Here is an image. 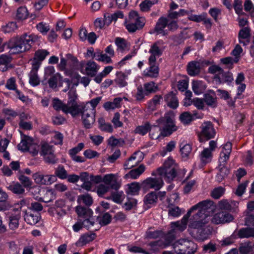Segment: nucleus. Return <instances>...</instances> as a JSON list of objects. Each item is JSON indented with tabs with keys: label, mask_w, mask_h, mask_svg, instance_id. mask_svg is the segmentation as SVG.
Masks as SVG:
<instances>
[{
	"label": "nucleus",
	"mask_w": 254,
	"mask_h": 254,
	"mask_svg": "<svg viewBox=\"0 0 254 254\" xmlns=\"http://www.w3.org/2000/svg\"><path fill=\"white\" fill-rule=\"evenodd\" d=\"M240 238L254 237V229L252 228H245L240 229L238 233Z\"/></svg>",
	"instance_id": "obj_46"
},
{
	"label": "nucleus",
	"mask_w": 254,
	"mask_h": 254,
	"mask_svg": "<svg viewBox=\"0 0 254 254\" xmlns=\"http://www.w3.org/2000/svg\"><path fill=\"white\" fill-rule=\"evenodd\" d=\"M29 15L28 10L25 6H20L17 9L16 17L19 20H24L26 19Z\"/></svg>",
	"instance_id": "obj_47"
},
{
	"label": "nucleus",
	"mask_w": 254,
	"mask_h": 254,
	"mask_svg": "<svg viewBox=\"0 0 254 254\" xmlns=\"http://www.w3.org/2000/svg\"><path fill=\"white\" fill-rule=\"evenodd\" d=\"M26 204V201L24 200H21L19 202L15 204V207L12 210L15 212H18V214L14 215H11L9 217V226L10 229L14 230L16 229L19 225V220L20 215L19 213L21 207Z\"/></svg>",
	"instance_id": "obj_13"
},
{
	"label": "nucleus",
	"mask_w": 254,
	"mask_h": 254,
	"mask_svg": "<svg viewBox=\"0 0 254 254\" xmlns=\"http://www.w3.org/2000/svg\"><path fill=\"white\" fill-rule=\"evenodd\" d=\"M56 198V194L52 190H46L44 196L43 198V201L49 202L53 200Z\"/></svg>",
	"instance_id": "obj_58"
},
{
	"label": "nucleus",
	"mask_w": 254,
	"mask_h": 254,
	"mask_svg": "<svg viewBox=\"0 0 254 254\" xmlns=\"http://www.w3.org/2000/svg\"><path fill=\"white\" fill-rule=\"evenodd\" d=\"M95 233H86L80 236L78 240L76 242L77 247H81L85 245L95 239Z\"/></svg>",
	"instance_id": "obj_23"
},
{
	"label": "nucleus",
	"mask_w": 254,
	"mask_h": 254,
	"mask_svg": "<svg viewBox=\"0 0 254 254\" xmlns=\"http://www.w3.org/2000/svg\"><path fill=\"white\" fill-rule=\"evenodd\" d=\"M127 249L128 251L132 253L150 254V253L144 250L141 248L135 246H128Z\"/></svg>",
	"instance_id": "obj_63"
},
{
	"label": "nucleus",
	"mask_w": 254,
	"mask_h": 254,
	"mask_svg": "<svg viewBox=\"0 0 254 254\" xmlns=\"http://www.w3.org/2000/svg\"><path fill=\"white\" fill-rule=\"evenodd\" d=\"M82 225L84 227L89 229L95 224V219L93 215L82 219Z\"/></svg>",
	"instance_id": "obj_56"
},
{
	"label": "nucleus",
	"mask_w": 254,
	"mask_h": 254,
	"mask_svg": "<svg viewBox=\"0 0 254 254\" xmlns=\"http://www.w3.org/2000/svg\"><path fill=\"white\" fill-rule=\"evenodd\" d=\"M188 72L190 76H195L200 72V64L197 62H191L188 65Z\"/></svg>",
	"instance_id": "obj_33"
},
{
	"label": "nucleus",
	"mask_w": 254,
	"mask_h": 254,
	"mask_svg": "<svg viewBox=\"0 0 254 254\" xmlns=\"http://www.w3.org/2000/svg\"><path fill=\"white\" fill-rule=\"evenodd\" d=\"M8 47L9 53L11 54H18L26 51L20 39L10 40L8 43Z\"/></svg>",
	"instance_id": "obj_17"
},
{
	"label": "nucleus",
	"mask_w": 254,
	"mask_h": 254,
	"mask_svg": "<svg viewBox=\"0 0 254 254\" xmlns=\"http://www.w3.org/2000/svg\"><path fill=\"white\" fill-rule=\"evenodd\" d=\"M212 204V202L211 201L204 200L199 202L191 207L187 214L183 216L181 221L171 222L170 224L171 228L175 229L177 234L178 231L180 232L184 231L187 228L188 219L191 212L195 210L198 209V212L193 216L189 227L197 229H203L205 224L208 222L207 218L208 214L205 213L206 210L209 208Z\"/></svg>",
	"instance_id": "obj_1"
},
{
	"label": "nucleus",
	"mask_w": 254,
	"mask_h": 254,
	"mask_svg": "<svg viewBox=\"0 0 254 254\" xmlns=\"http://www.w3.org/2000/svg\"><path fill=\"white\" fill-rule=\"evenodd\" d=\"M192 89L196 95L202 93L206 89L205 83L199 80H193L192 81Z\"/></svg>",
	"instance_id": "obj_29"
},
{
	"label": "nucleus",
	"mask_w": 254,
	"mask_h": 254,
	"mask_svg": "<svg viewBox=\"0 0 254 254\" xmlns=\"http://www.w3.org/2000/svg\"><path fill=\"white\" fill-rule=\"evenodd\" d=\"M209 72L214 74V79L215 81L217 79L218 76L222 73L223 69L217 65H212L208 68Z\"/></svg>",
	"instance_id": "obj_60"
},
{
	"label": "nucleus",
	"mask_w": 254,
	"mask_h": 254,
	"mask_svg": "<svg viewBox=\"0 0 254 254\" xmlns=\"http://www.w3.org/2000/svg\"><path fill=\"white\" fill-rule=\"evenodd\" d=\"M174 114L172 112L166 113L164 117L157 120V125L150 126L149 135L153 139H157L162 135L167 136L177 129L174 123Z\"/></svg>",
	"instance_id": "obj_2"
},
{
	"label": "nucleus",
	"mask_w": 254,
	"mask_h": 254,
	"mask_svg": "<svg viewBox=\"0 0 254 254\" xmlns=\"http://www.w3.org/2000/svg\"><path fill=\"white\" fill-rule=\"evenodd\" d=\"M194 118L200 119L202 118V115L197 116L195 114L191 115L190 113L186 112L183 113L180 116L181 121L184 124H189L193 120Z\"/></svg>",
	"instance_id": "obj_34"
},
{
	"label": "nucleus",
	"mask_w": 254,
	"mask_h": 254,
	"mask_svg": "<svg viewBox=\"0 0 254 254\" xmlns=\"http://www.w3.org/2000/svg\"><path fill=\"white\" fill-rule=\"evenodd\" d=\"M233 219V216L229 213L221 211L215 213L211 221L215 224H220L230 222Z\"/></svg>",
	"instance_id": "obj_16"
},
{
	"label": "nucleus",
	"mask_w": 254,
	"mask_h": 254,
	"mask_svg": "<svg viewBox=\"0 0 254 254\" xmlns=\"http://www.w3.org/2000/svg\"><path fill=\"white\" fill-rule=\"evenodd\" d=\"M39 37L34 34L27 35L25 34L19 39L21 43L24 46L26 51L29 50L32 46V45L39 40Z\"/></svg>",
	"instance_id": "obj_18"
},
{
	"label": "nucleus",
	"mask_w": 254,
	"mask_h": 254,
	"mask_svg": "<svg viewBox=\"0 0 254 254\" xmlns=\"http://www.w3.org/2000/svg\"><path fill=\"white\" fill-rule=\"evenodd\" d=\"M200 158L202 163L206 164L210 162L212 158V152L208 148H205L201 152Z\"/></svg>",
	"instance_id": "obj_39"
},
{
	"label": "nucleus",
	"mask_w": 254,
	"mask_h": 254,
	"mask_svg": "<svg viewBox=\"0 0 254 254\" xmlns=\"http://www.w3.org/2000/svg\"><path fill=\"white\" fill-rule=\"evenodd\" d=\"M40 154L43 156L46 162L51 164L57 163V160L54 154L53 146L48 143L46 142L41 143Z\"/></svg>",
	"instance_id": "obj_9"
},
{
	"label": "nucleus",
	"mask_w": 254,
	"mask_h": 254,
	"mask_svg": "<svg viewBox=\"0 0 254 254\" xmlns=\"http://www.w3.org/2000/svg\"><path fill=\"white\" fill-rule=\"evenodd\" d=\"M170 200H169L170 201ZM168 208V215L173 218L178 217L181 214V210L178 206H175L169 202Z\"/></svg>",
	"instance_id": "obj_40"
},
{
	"label": "nucleus",
	"mask_w": 254,
	"mask_h": 254,
	"mask_svg": "<svg viewBox=\"0 0 254 254\" xmlns=\"http://www.w3.org/2000/svg\"><path fill=\"white\" fill-rule=\"evenodd\" d=\"M110 189L109 186H108L105 184H100L97 188V192L99 196L102 197L109 191Z\"/></svg>",
	"instance_id": "obj_61"
},
{
	"label": "nucleus",
	"mask_w": 254,
	"mask_h": 254,
	"mask_svg": "<svg viewBox=\"0 0 254 254\" xmlns=\"http://www.w3.org/2000/svg\"><path fill=\"white\" fill-rule=\"evenodd\" d=\"M178 166L175 161L171 157H168L164 162L162 167L158 168L155 172L152 173V175H157L163 177L167 182L172 181L176 177Z\"/></svg>",
	"instance_id": "obj_5"
},
{
	"label": "nucleus",
	"mask_w": 254,
	"mask_h": 254,
	"mask_svg": "<svg viewBox=\"0 0 254 254\" xmlns=\"http://www.w3.org/2000/svg\"><path fill=\"white\" fill-rule=\"evenodd\" d=\"M55 175L56 177L61 179H65L67 177V171L63 166L59 165L55 170Z\"/></svg>",
	"instance_id": "obj_51"
},
{
	"label": "nucleus",
	"mask_w": 254,
	"mask_h": 254,
	"mask_svg": "<svg viewBox=\"0 0 254 254\" xmlns=\"http://www.w3.org/2000/svg\"><path fill=\"white\" fill-rule=\"evenodd\" d=\"M164 50L162 41H158L152 44L148 51L150 56L148 61H149V63L156 62L157 59L163 54Z\"/></svg>",
	"instance_id": "obj_10"
},
{
	"label": "nucleus",
	"mask_w": 254,
	"mask_h": 254,
	"mask_svg": "<svg viewBox=\"0 0 254 254\" xmlns=\"http://www.w3.org/2000/svg\"><path fill=\"white\" fill-rule=\"evenodd\" d=\"M39 215L37 213L25 212L24 219L28 224L33 225L36 224L39 221Z\"/></svg>",
	"instance_id": "obj_38"
},
{
	"label": "nucleus",
	"mask_w": 254,
	"mask_h": 254,
	"mask_svg": "<svg viewBox=\"0 0 254 254\" xmlns=\"http://www.w3.org/2000/svg\"><path fill=\"white\" fill-rule=\"evenodd\" d=\"M11 62V58L6 55L0 56V70L4 71L7 69V65Z\"/></svg>",
	"instance_id": "obj_43"
},
{
	"label": "nucleus",
	"mask_w": 254,
	"mask_h": 254,
	"mask_svg": "<svg viewBox=\"0 0 254 254\" xmlns=\"http://www.w3.org/2000/svg\"><path fill=\"white\" fill-rule=\"evenodd\" d=\"M77 201L79 204L83 203L86 205L90 206L93 203V199L90 194H84L78 195Z\"/></svg>",
	"instance_id": "obj_41"
},
{
	"label": "nucleus",
	"mask_w": 254,
	"mask_h": 254,
	"mask_svg": "<svg viewBox=\"0 0 254 254\" xmlns=\"http://www.w3.org/2000/svg\"><path fill=\"white\" fill-rule=\"evenodd\" d=\"M115 43L117 46V50L123 52L127 48V43L125 40L121 38H117Z\"/></svg>",
	"instance_id": "obj_55"
},
{
	"label": "nucleus",
	"mask_w": 254,
	"mask_h": 254,
	"mask_svg": "<svg viewBox=\"0 0 254 254\" xmlns=\"http://www.w3.org/2000/svg\"><path fill=\"white\" fill-rule=\"evenodd\" d=\"M44 175L40 172H37L33 174L32 177L35 182L38 185H43Z\"/></svg>",
	"instance_id": "obj_64"
},
{
	"label": "nucleus",
	"mask_w": 254,
	"mask_h": 254,
	"mask_svg": "<svg viewBox=\"0 0 254 254\" xmlns=\"http://www.w3.org/2000/svg\"><path fill=\"white\" fill-rule=\"evenodd\" d=\"M93 58H95L96 60L105 63V64H111L113 63L112 59H111L105 52L104 53L101 51H98L95 52L93 55Z\"/></svg>",
	"instance_id": "obj_31"
},
{
	"label": "nucleus",
	"mask_w": 254,
	"mask_h": 254,
	"mask_svg": "<svg viewBox=\"0 0 254 254\" xmlns=\"http://www.w3.org/2000/svg\"><path fill=\"white\" fill-rule=\"evenodd\" d=\"M116 75L117 77L115 79L116 85L120 87H123L127 85V83L126 81L127 75L125 73L122 72H118Z\"/></svg>",
	"instance_id": "obj_37"
},
{
	"label": "nucleus",
	"mask_w": 254,
	"mask_h": 254,
	"mask_svg": "<svg viewBox=\"0 0 254 254\" xmlns=\"http://www.w3.org/2000/svg\"><path fill=\"white\" fill-rule=\"evenodd\" d=\"M172 247L177 254H192L197 249V245L186 238L179 239L172 245Z\"/></svg>",
	"instance_id": "obj_7"
},
{
	"label": "nucleus",
	"mask_w": 254,
	"mask_h": 254,
	"mask_svg": "<svg viewBox=\"0 0 254 254\" xmlns=\"http://www.w3.org/2000/svg\"><path fill=\"white\" fill-rule=\"evenodd\" d=\"M150 128V124L148 123H146L143 125L137 126L134 130V132L141 135H144L149 130Z\"/></svg>",
	"instance_id": "obj_49"
},
{
	"label": "nucleus",
	"mask_w": 254,
	"mask_h": 254,
	"mask_svg": "<svg viewBox=\"0 0 254 254\" xmlns=\"http://www.w3.org/2000/svg\"><path fill=\"white\" fill-rule=\"evenodd\" d=\"M122 100V98H116L112 102H106L104 105V107L106 110H114L116 108H119L121 106V102Z\"/></svg>",
	"instance_id": "obj_35"
},
{
	"label": "nucleus",
	"mask_w": 254,
	"mask_h": 254,
	"mask_svg": "<svg viewBox=\"0 0 254 254\" xmlns=\"http://www.w3.org/2000/svg\"><path fill=\"white\" fill-rule=\"evenodd\" d=\"M148 246V250L150 254L152 253H155L158 251L160 249H165L167 247V245H164L162 241H157L151 242L147 245Z\"/></svg>",
	"instance_id": "obj_32"
},
{
	"label": "nucleus",
	"mask_w": 254,
	"mask_h": 254,
	"mask_svg": "<svg viewBox=\"0 0 254 254\" xmlns=\"http://www.w3.org/2000/svg\"><path fill=\"white\" fill-rule=\"evenodd\" d=\"M156 0H145L142 1L140 4V8L142 11L146 12L149 10L150 7L155 3H157Z\"/></svg>",
	"instance_id": "obj_52"
},
{
	"label": "nucleus",
	"mask_w": 254,
	"mask_h": 254,
	"mask_svg": "<svg viewBox=\"0 0 254 254\" xmlns=\"http://www.w3.org/2000/svg\"><path fill=\"white\" fill-rule=\"evenodd\" d=\"M140 190V184L134 182L126 185V192L127 194L135 195L138 194Z\"/></svg>",
	"instance_id": "obj_27"
},
{
	"label": "nucleus",
	"mask_w": 254,
	"mask_h": 254,
	"mask_svg": "<svg viewBox=\"0 0 254 254\" xmlns=\"http://www.w3.org/2000/svg\"><path fill=\"white\" fill-rule=\"evenodd\" d=\"M75 211L79 219H83L93 214V211L89 208L82 206L80 205L75 207Z\"/></svg>",
	"instance_id": "obj_25"
},
{
	"label": "nucleus",
	"mask_w": 254,
	"mask_h": 254,
	"mask_svg": "<svg viewBox=\"0 0 254 254\" xmlns=\"http://www.w3.org/2000/svg\"><path fill=\"white\" fill-rule=\"evenodd\" d=\"M8 195L2 189H0V211L10 209L12 205L9 201H7Z\"/></svg>",
	"instance_id": "obj_21"
},
{
	"label": "nucleus",
	"mask_w": 254,
	"mask_h": 254,
	"mask_svg": "<svg viewBox=\"0 0 254 254\" xmlns=\"http://www.w3.org/2000/svg\"><path fill=\"white\" fill-rule=\"evenodd\" d=\"M142 156L141 152H135L125 163L124 167L125 169H129L136 166L139 162V160H136L137 156Z\"/></svg>",
	"instance_id": "obj_28"
},
{
	"label": "nucleus",
	"mask_w": 254,
	"mask_h": 254,
	"mask_svg": "<svg viewBox=\"0 0 254 254\" xmlns=\"http://www.w3.org/2000/svg\"><path fill=\"white\" fill-rule=\"evenodd\" d=\"M32 142V138L29 136H25L18 145V149L25 152L28 150L29 144Z\"/></svg>",
	"instance_id": "obj_45"
},
{
	"label": "nucleus",
	"mask_w": 254,
	"mask_h": 254,
	"mask_svg": "<svg viewBox=\"0 0 254 254\" xmlns=\"http://www.w3.org/2000/svg\"><path fill=\"white\" fill-rule=\"evenodd\" d=\"M103 182L109 186L110 189L117 190L121 186L118 174H109L103 177Z\"/></svg>",
	"instance_id": "obj_14"
},
{
	"label": "nucleus",
	"mask_w": 254,
	"mask_h": 254,
	"mask_svg": "<svg viewBox=\"0 0 254 254\" xmlns=\"http://www.w3.org/2000/svg\"><path fill=\"white\" fill-rule=\"evenodd\" d=\"M232 151V143L227 142L222 147L219 159L218 173L216 175L217 181L222 182L226 178L230 173V170L225 166L227 161L229 159L230 154Z\"/></svg>",
	"instance_id": "obj_4"
},
{
	"label": "nucleus",
	"mask_w": 254,
	"mask_h": 254,
	"mask_svg": "<svg viewBox=\"0 0 254 254\" xmlns=\"http://www.w3.org/2000/svg\"><path fill=\"white\" fill-rule=\"evenodd\" d=\"M164 98L165 102L169 107L176 109L178 107V100L175 94L173 92L166 94Z\"/></svg>",
	"instance_id": "obj_26"
},
{
	"label": "nucleus",
	"mask_w": 254,
	"mask_h": 254,
	"mask_svg": "<svg viewBox=\"0 0 254 254\" xmlns=\"http://www.w3.org/2000/svg\"><path fill=\"white\" fill-rule=\"evenodd\" d=\"M157 201V192L151 191L147 194L144 198V203L147 208H150L155 205Z\"/></svg>",
	"instance_id": "obj_22"
},
{
	"label": "nucleus",
	"mask_w": 254,
	"mask_h": 254,
	"mask_svg": "<svg viewBox=\"0 0 254 254\" xmlns=\"http://www.w3.org/2000/svg\"><path fill=\"white\" fill-rule=\"evenodd\" d=\"M145 23L143 17H140L135 11H131L129 13L128 19H126L124 24L129 32H134L142 28Z\"/></svg>",
	"instance_id": "obj_8"
},
{
	"label": "nucleus",
	"mask_w": 254,
	"mask_h": 254,
	"mask_svg": "<svg viewBox=\"0 0 254 254\" xmlns=\"http://www.w3.org/2000/svg\"><path fill=\"white\" fill-rule=\"evenodd\" d=\"M204 101L208 106L215 107L216 105V99L215 95L214 94H205L204 96Z\"/></svg>",
	"instance_id": "obj_54"
},
{
	"label": "nucleus",
	"mask_w": 254,
	"mask_h": 254,
	"mask_svg": "<svg viewBox=\"0 0 254 254\" xmlns=\"http://www.w3.org/2000/svg\"><path fill=\"white\" fill-rule=\"evenodd\" d=\"M178 234L175 229H171L165 235L164 245H167V247L171 245V243L175 240Z\"/></svg>",
	"instance_id": "obj_36"
},
{
	"label": "nucleus",
	"mask_w": 254,
	"mask_h": 254,
	"mask_svg": "<svg viewBox=\"0 0 254 254\" xmlns=\"http://www.w3.org/2000/svg\"><path fill=\"white\" fill-rule=\"evenodd\" d=\"M191 151V147L190 144L183 143L180 144V151L183 157H188Z\"/></svg>",
	"instance_id": "obj_57"
},
{
	"label": "nucleus",
	"mask_w": 254,
	"mask_h": 254,
	"mask_svg": "<svg viewBox=\"0 0 254 254\" xmlns=\"http://www.w3.org/2000/svg\"><path fill=\"white\" fill-rule=\"evenodd\" d=\"M37 29L43 35H46L50 30L49 25L44 22H40L36 25Z\"/></svg>",
	"instance_id": "obj_62"
},
{
	"label": "nucleus",
	"mask_w": 254,
	"mask_h": 254,
	"mask_svg": "<svg viewBox=\"0 0 254 254\" xmlns=\"http://www.w3.org/2000/svg\"><path fill=\"white\" fill-rule=\"evenodd\" d=\"M7 189L12 192L17 194H21L24 192L25 190L18 183H12L7 187Z\"/></svg>",
	"instance_id": "obj_44"
},
{
	"label": "nucleus",
	"mask_w": 254,
	"mask_h": 254,
	"mask_svg": "<svg viewBox=\"0 0 254 254\" xmlns=\"http://www.w3.org/2000/svg\"><path fill=\"white\" fill-rule=\"evenodd\" d=\"M62 77L59 73H56L54 76L47 79L48 83L50 87L52 88H55L57 87V83L58 81L62 80Z\"/></svg>",
	"instance_id": "obj_48"
},
{
	"label": "nucleus",
	"mask_w": 254,
	"mask_h": 254,
	"mask_svg": "<svg viewBox=\"0 0 254 254\" xmlns=\"http://www.w3.org/2000/svg\"><path fill=\"white\" fill-rule=\"evenodd\" d=\"M95 112L96 111L90 108L88 105H84V103L79 104L76 100L74 108L70 112V115L72 117L81 115L84 127L87 128H90L95 122Z\"/></svg>",
	"instance_id": "obj_3"
},
{
	"label": "nucleus",
	"mask_w": 254,
	"mask_h": 254,
	"mask_svg": "<svg viewBox=\"0 0 254 254\" xmlns=\"http://www.w3.org/2000/svg\"><path fill=\"white\" fill-rule=\"evenodd\" d=\"M167 18L161 17L156 23L154 30L157 34L165 36L168 34Z\"/></svg>",
	"instance_id": "obj_19"
},
{
	"label": "nucleus",
	"mask_w": 254,
	"mask_h": 254,
	"mask_svg": "<svg viewBox=\"0 0 254 254\" xmlns=\"http://www.w3.org/2000/svg\"><path fill=\"white\" fill-rule=\"evenodd\" d=\"M201 132L199 136L200 140L201 141L203 138L206 140L213 138L216 131L212 123L210 121L204 122L201 126Z\"/></svg>",
	"instance_id": "obj_12"
},
{
	"label": "nucleus",
	"mask_w": 254,
	"mask_h": 254,
	"mask_svg": "<svg viewBox=\"0 0 254 254\" xmlns=\"http://www.w3.org/2000/svg\"><path fill=\"white\" fill-rule=\"evenodd\" d=\"M49 52L46 50L40 49L36 51L34 54L33 59L37 60L40 62L43 61L46 57L49 55Z\"/></svg>",
	"instance_id": "obj_50"
},
{
	"label": "nucleus",
	"mask_w": 254,
	"mask_h": 254,
	"mask_svg": "<svg viewBox=\"0 0 254 254\" xmlns=\"http://www.w3.org/2000/svg\"><path fill=\"white\" fill-rule=\"evenodd\" d=\"M238 204L237 201L223 199L219 202L218 207L221 210H231Z\"/></svg>",
	"instance_id": "obj_30"
},
{
	"label": "nucleus",
	"mask_w": 254,
	"mask_h": 254,
	"mask_svg": "<svg viewBox=\"0 0 254 254\" xmlns=\"http://www.w3.org/2000/svg\"><path fill=\"white\" fill-rule=\"evenodd\" d=\"M29 83L33 86L38 85L40 83V78L37 72L31 71L29 74Z\"/></svg>",
	"instance_id": "obj_53"
},
{
	"label": "nucleus",
	"mask_w": 254,
	"mask_h": 254,
	"mask_svg": "<svg viewBox=\"0 0 254 254\" xmlns=\"http://www.w3.org/2000/svg\"><path fill=\"white\" fill-rule=\"evenodd\" d=\"M156 63H149V61H148V64L149 66L143 71V75L144 76L152 78L158 76L159 74V68L156 65Z\"/></svg>",
	"instance_id": "obj_20"
},
{
	"label": "nucleus",
	"mask_w": 254,
	"mask_h": 254,
	"mask_svg": "<svg viewBox=\"0 0 254 254\" xmlns=\"http://www.w3.org/2000/svg\"><path fill=\"white\" fill-rule=\"evenodd\" d=\"M76 100H77L76 91L71 89L68 93V101L66 104L63 103L58 99H54L53 101V106L57 111L62 110L66 114H70V112L74 108Z\"/></svg>",
	"instance_id": "obj_6"
},
{
	"label": "nucleus",
	"mask_w": 254,
	"mask_h": 254,
	"mask_svg": "<svg viewBox=\"0 0 254 254\" xmlns=\"http://www.w3.org/2000/svg\"><path fill=\"white\" fill-rule=\"evenodd\" d=\"M225 189L223 187H219L215 188L211 193L212 197L215 199H218L224 194Z\"/></svg>",
	"instance_id": "obj_59"
},
{
	"label": "nucleus",
	"mask_w": 254,
	"mask_h": 254,
	"mask_svg": "<svg viewBox=\"0 0 254 254\" xmlns=\"http://www.w3.org/2000/svg\"><path fill=\"white\" fill-rule=\"evenodd\" d=\"M155 177H149L142 182L143 187L147 189H154L159 190L163 186V177L155 175Z\"/></svg>",
	"instance_id": "obj_11"
},
{
	"label": "nucleus",
	"mask_w": 254,
	"mask_h": 254,
	"mask_svg": "<svg viewBox=\"0 0 254 254\" xmlns=\"http://www.w3.org/2000/svg\"><path fill=\"white\" fill-rule=\"evenodd\" d=\"M144 170L145 166L143 165H140L137 168L131 170L127 174L125 175L124 178L125 179H136Z\"/></svg>",
	"instance_id": "obj_24"
},
{
	"label": "nucleus",
	"mask_w": 254,
	"mask_h": 254,
	"mask_svg": "<svg viewBox=\"0 0 254 254\" xmlns=\"http://www.w3.org/2000/svg\"><path fill=\"white\" fill-rule=\"evenodd\" d=\"M233 80L232 74L229 72H224L223 70L222 73L218 76L216 82L220 83L222 82H231Z\"/></svg>",
	"instance_id": "obj_42"
},
{
	"label": "nucleus",
	"mask_w": 254,
	"mask_h": 254,
	"mask_svg": "<svg viewBox=\"0 0 254 254\" xmlns=\"http://www.w3.org/2000/svg\"><path fill=\"white\" fill-rule=\"evenodd\" d=\"M100 67V65L94 61H90L87 63L81 64V71L92 77L96 75Z\"/></svg>",
	"instance_id": "obj_15"
}]
</instances>
